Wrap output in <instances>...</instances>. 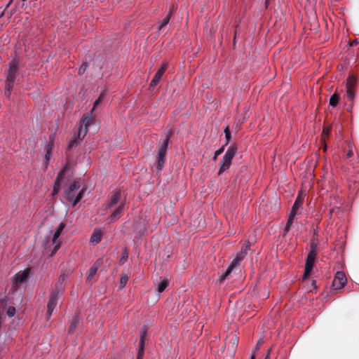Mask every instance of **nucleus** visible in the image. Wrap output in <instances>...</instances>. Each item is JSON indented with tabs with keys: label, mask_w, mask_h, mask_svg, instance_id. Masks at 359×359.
<instances>
[{
	"label": "nucleus",
	"mask_w": 359,
	"mask_h": 359,
	"mask_svg": "<svg viewBox=\"0 0 359 359\" xmlns=\"http://www.w3.org/2000/svg\"><path fill=\"white\" fill-rule=\"evenodd\" d=\"M315 259H316V254H315L314 250H312L311 252H309V254L308 255L307 259H306V265H305V272H304V274L303 276L304 279H305L306 277H308L311 274L312 269H313L314 262H315Z\"/></svg>",
	"instance_id": "nucleus-10"
},
{
	"label": "nucleus",
	"mask_w": 359,
	"mask_h": 359,
	"mask_svg": "<svg viewBox=\"0 0 359 359\" xmlns=\"http://www.w3.org/2000/svg\"><path fill=\"white\" fill-rule=\"evenodd\" d=\"M16 313V309L14 306H10L7 309L6 313L9 317H13Z\"/></svg>",
	"instance_id": "nucleus-26"
},
{
	"label": "nucleus",
	"mask_w": 359,
	"mask_h": 359,
	"mask_svg": "<svg viewBox=\"0 0 359 359\" xmlns=\"http://www.w3.org/2000/svg\"><path fill=\"white\" fill-rule=\"evenodd\" d=\"M29 275V269H25L23 271H19L17 273L13 278V284L15 286H18L19 285L24 283L28 278Z\"/></svg>",
	"instance_id": "nucleus-12"
},
{
	"label": "nucleus",
	"mask_w": 359,
	"mask_h": 359,
	"mask_svg": "<svg viewBox=\"0 0 359 359\" xmlns=\"http://www.w3.org/2000/svg\"><path fill=\"white\" fill-rule=\"evenodd\" d=\"M127 259H128V254H127V253H126V254H124V255L122 256V257H121V262H125L127 260Z\"/></svg>",
	"instance_id": "nucleus-34"
},
{
	"label": "nucleus",
	"mask_w": 359,
	"mask_h": 359,
	"mask_svg": "<svg viewBox=\"0 0 359 359\" xmlns=\"http://www.w3.org/2000/svg\"><path fill=\"white\" fill-rule=\"evenodd\" d=\"M123 206L124 204L121 203L115 209L110 217L111 220L115 219L117 217L119 216L123 209Z\"/></svg>",
	"instance_id": "nucleus-19"
},
{
	"label": "nucleus",
	"mask_w": 359,
	"mask_h": 359,
	"mask_svg": "<svg viewBox=\"0 0 359 359\" xmlns=\"http://www.w3.org/2000/svg\"><path fill=\"white\" fill-rule=\"evenodd\" d=\"M236 148L233 146H231L226 150L222 160L220 162V168L219 174L222 173L225 170H228L231 165V161L235 156Z\"/></svg>",
	"instance_id": "nucleus-5"
},
{
	"label": "nucleus",
	"mask_w": 359,
	"mask_h": 359,
	"mask_svg": "<svg viewBox=\"0 0 359 359\" xmlns=\"http://www.w3.org/2000/svg\"><path fill=\"white\" fill-rule=\"evenodd\" d=\"M167 67V64L165 63L156 73L154 77L151 81V86H155L158 81H160L161 78L162 77L163 74H164L165 69Z\"/></svg>",
	"instance_id": "nucleus-14"
},
{
	"label": "nucleus",
	"mask_w": 359,
	"mask_h": 359,
	"mask_svg": "<svg viewBox=\"0 0 359 359\" xmlns=\"http://www.w3.org/2000/svg\"><path fill=\"white\" fill-rule=\"evenodd\" d=\"M102 99V96L100 95V96L98 97V99L95 102L94 105H93V109H92V110H91V112H93V111H94L95 110L96 107H97V104L101 102Z\"/></svg>",
	"instance_id": "nucleus-31"
},
{
	"label": "nucleus",
	"mask_w": 359,
	"mask_h": 359,
	"mask_svg": "<svg viewBox=\"0 0 359 359\" xmlns=\"http://www.w3.org/2000/svg\"><path fill=\"white\" fill-rule=\"evenodd\" d=\"M357 43L356 41H354V42H352L350 45L353 46V45H354V43Z\"/></svg>",
	"instance_id": "nucleus-39"
},
{
	"label": "nucleus",
	"mask_w": 359,
	"mask_h": 359,
	"mask_svg": "<svg viewBox=\"0 0 359 359\" xmlns=\"http://www.w3.org/2000/svg\"><path fill=\"white\" fill-rule=\"evenodd\" d=\"M269 0H266L265 4L267 6L269 4Z\"/></svg>",
	"instance_id": "nucleus-37"
},
{
	"label": "nucleus",
	"mask_w": 359,
	"mask_h": 359,
	"mask_svg": "<svg viewBox=\"0 0 359 359\" xmlns=\"http://www.w3.org/2000/svg\"><path fill=\"white\" fill-rule=\"evenodd\" d=\"M102 238V233L100 229H95L90 236V242L93 244H97L100 243Z\"/></svg>",
	"instance_id": "nucleus-15"
},
{
	"label": "nucleus",
	"mask_w": 359,
	"mask_h": 359,
	"mask_svg": "<svg viewBox=\"0 0 359 359\" xmlns=\"http://www.w3.org/2000/svg\"><path fill=\"white\" fill-rule=\"evenodd\" d=\"M347 97L351 100H353L355 97L354 88H346Z\"/></svg>",
	"instance_id": "nucleus-27"
},
{
	"label": "nucleus",
	"mask_w": 359,
	"mask_h": 359,
	"mask_svg": "<svg viewBox=\"0 0 359 359\" xmlns=\"http://www.w3.org/2000/svg\"><path fill=\"white\" fill-rule=\"evenodd\" d=\"M238 343V337L235 334L227 337L224 346L217 353V359H232L235 355Z\"/></svg>",
	"instance_id": "nucleus-2"
},
{
	"label": "nucleus",
	"mask_w": 359,
	"mask_h": 359,
	"mask_svg": "<svg viewBox=\"0 0 359 359\" xmlns=\"http://www.w3.org/2000/svg\"><path fill=\"white\" fill-rule=\"evenodd\" d=\"M18 69V62L15 60H12L9 63V67L8 70L6 77V90L7 91L6 96H10V92L13 88V83L15 81L16 73Z\"/></svg>",
	"instance_id": "nucleus-4"
},
{
	"label": "nucleus",
	"mask_w": 359,
	"mask_h": 359,
	"mask_svg": "<svg viewBox=\"0 0 359 359\" xmlns=\"http://www.w3.org/2000/svg\"><path fill=\"white\" fill-rule=\"evenodd\" d=\"M249 359H255L254 356H251Z\"/></svg>",
	"instance_id": "nucleus-40"
},
{
	"label": "nucleus",
	"mask_w": 359,
	"mask_h": 359,
	"mask_svg": "<svg viewBox=\"0 0 359 359\" xmlns=\"http://www.w3.org/2000/svg\"><path fill=\"white\" fill-rule=\"evenodd\" d=\"M97 269H98V266L97 264H94L88 271V275H87V279H90L92 278L95 275V273H97Z\"/></svg>",
	"instance_id": "nucleus-22"
},
{
	"label": "nucleus",
	"mask_w": 359,
	"mask_h": 359,
	"mask_svg": "<svg viewBox=\"0 0 359 359\" xmlns=\"http://www.w3.org/2000/svg\"><path fill=\"white\" fill-rule=\"evenodd\" d=\"M220 152H221L220 151H217L215 154L218 155L219 154H220Z\"/></svg>",
	"instance_id": "nucleus-38"
},
{
	"label": "nucleus",
	"mask_w": 359,
	"mask_h": 359,
	"mask_svg": "<svg viewBox=\"0 0 359 359\" xmlns=\"http://www.w3.org/2000/svg\"><path fill=\"white\" fill-rule=\"evenodd\" d=\"M84 192L83 189H80L79 183L74 181L65 190V196L73 206H75L83 198Z\"/></svg>",
	"instance_id": "nucleus-3"
},
{
	"label": "nucleus",
	"mask_w": 359,
	"mask_h": 359,
	"mask_svg": "<svg viewBox=\"0 0 359 359\" xmlns=\"http://www.w3.org/2000/svg\"><path fill=\"white\" fill-rule=\"evenodd\" d=\"M304 201V197L299 195L292 206V210L290 212V216H289V218H288V220H287V222L286 224V226L285 227V231L287 232L289 231L290 228V226L292 225L294 218H295V216H296V214H297V210L299 208L300 205H302V202Z\"/></svg>",
	"instance_id": "nucleus-6"
},
{
	"label": "nucleus",
	"mask_w": 359,
	"mask_h": 359,
	"mask_svg": "<svg viewBox=\"0 0 359 359\" xmlns=\"http://www.w3.org/2000/svg\"><path fill=\"white\" fill-rule=\"evenodd\" d=\"M94 118L93 115L86 114L84 115L82 118V124L81 126L79 129L78 137L81 140L83 139L88 132V128L90 126L93 122Z\"/></svg>",
	"instance_id": "nucleus-7"
},
{
	"label": "nucleus",
	"mask_w": 359,
	"mask_h": 359,
	"mask_svg": "<svg viewBox=\"0 0 359 359\" xmlns=\"http://www.w3.org/2000/svg\"><path fill=\"white\" fill-rule=\"evenodd\" d=\"M121 194L118 191H116L113 194L112 197L110 201L109 207H112L113 205L118 203L120 198Z\"/></svg>",
	"instance_id": "nucleus-20"
},
{
	"label": "nucleus",
	"mask_w": 359,
	"mask_h": 359,
	"mask_svg": "<svg viewBox=\"0 0 359 359\" xmlns=\"http://www.w3.org/2000/svg\"><path fill=\"white\" fill-rule=\"evenodd\" d=\"M250 248V245L248 243H247L246 245H245L241 251V252H243L244 253V257L245 256V255L247 254V252L248 250H249Z\"/></svg>",
	"instance_id": "nucleus-32"
},
{
	"label": "nucleus",
	"mask_w": 359,
	"mask_h": 359,
	"mask_svg": "<svg viewBox=\"0 0 359 359\" xmlns=\"http://www.w3.org/2000/svg\"><path fill=\"white\" fill-rule=\"evenodd\" d=\"M159 150L158 153L156 168L158 170H161L164 164V156L168 146V139H163L159 141Z\"/></svg>",
	"instance_id": "nucleus-8"
},
{
	"label": "nucleus",
	"mask_w": 359,
	"mask_h": 359,
	"mask_svg": "<svg viewBox=\"0 0 359 359\" xmlns=\"http://www.w3.org/2000/svg\"><path fill=\"white\" fill-rule=\"evenodd\" d=\"M53 148V141L50 140L47 146L46 147V154H45V158L46 162H48L50 157V153Z\"/></svg>",
	"instance_id": "nucleus-17"
},
{
	"label": "nucleus",
	"mask_w": 359,
	"mask_h": 359,
	"mask_svg": "<svg viewBox=\"0 0 359 359\" xmlns=\"http://www.w3.org/2000/svg\"><path fill=\"white\" fill-rule=\"evenodd\" d=\"M330 130H331V129H330V127L324 128V129H323V135H325H325H326V136H327V135L330 134Z\"/></svg>",
	"instance_id": "nucleus-33"
},
{
	"label": "nucleus",
	"mask_w": 359,
	"mask_h": 359,
	"mask_svg": "<svg viewBox=\"0 0 359 359\" xmlns=\"http://www.w3.org/2000/svg\"><path fill=\"white\" fill-rule=\"evenodd\" d=\"M168 285V281L165 279L161 280L157 285V291L158 293L163 292Z\"/></svg>",
	"instance_id": "nucleus-18"
},
{
	"label": "nucleus",
	"mask_w": 359,
	"mask_h": 359,
	"mask_svg": "<svg viewBox=\"0 0 359 359\" xmlns=\"http://www.w3.org/2000/svg\"><path fill=\"white\" fill-rule=\"evenodd\" d=\"M22 1H25L26 0H22Z\"/></svg>",
	"instance_id": "nucleus-41"
},
{
	"label": "nucleus",
	"mask_w": 359,
	"mask_h": 359,
	"mask_svg": "<svg viewBox=\"0 0 359 359\" xmlns=\"http://www.w3.org/2000/svg\"><path fill=\"white\" fill-rule=\"evenodd\" d=\"M128 276L127 274H123L120 280V286L121 287H124L128 280Z\"/></svg>",
	"instance_id": "nucleus-25"
},
{
	"label": "nucleus",
	"mask_w": 359,
	"mask_h": 359,
	"mask_svg": "<svg viewBox=\"0 0 359 359\" xmlns=\"http://www.w3.org/2000/svg\"><path fill=\"white\" fill-rule=\"evenodd\" d=\"M244 259V253L243 252H240L236 255V257L233 259L229 267L227 268L226 272L222 274L219 277V280H224L226 278V277L229 275V273L235 269L236 267L240 265L241 262Z\"/></svg>",
	"instance_id": "nucleus-9"
},
{
	"label": "nucleus",
	"mask_w": 359,
	"mask_h": 359,
	"mask_svg": "<svg viewBox=\"0 0 359 359\" xmlns=\"http://www.w3.org/2000/svg\"><path fill=\"white\" fill-rule=\"evenodd\" d=\"M352 155H353V152H352V151H351V150H349V151H348V154H347V156H351Z\"/></svg>",
	"instance_id": "nucleus-36"
},
{
	"label": "nucleus",
	"mask_w": 359,
	"mask_h": 359,
	"mask_svg": "<svg viewBox=\"0 0 359 359\" xmlns=\"http://www.w3.org/2000/svg\"><path fill=\"white\" fill-rule=\"evenodd\" d=\"M224 132L225 133V137H226V144H227L229 142L230 139H231V133H230V130H229V126H226L224 128Z\"/></svg>",
	"instance_id": "nucleus-28"
},
{
	"label": "nucleus",
	"mask_w": 359,
	"mask_h": 359,
	"mask_svg": "<svg viewBox=\"0 0 359 359\" xmlns=\"http://www.w3.org/2000/svg\"><path fill=\"white\" fill-rule=\"evenodd\" d=\"M346 281L345 273L342 271H337L335 274L332 285L334 289L339 290L345 286Z\"/></svg>",
	"instance_id": "nucleus-11"
},
{
	"label": "nucleus",
	"mask_w": 359,
	"mask_h": 359,
	"mask_svg": "<svg viewBox=\"0 0 359 359\" xmlns=\"http://www.w3.org/2000/svg\"><path fill=\"white\" fill-rule=\"evenodd\" d=\"M170 14L166 15L160 22L158 27L159 31L163 29L169 22L170 21Z\"/></svg>",
	"instance_id": "nucleus-21"
},
{
	"label": "nucleus",
	"mask_w": 359,
	"mask_h": 359,
	"mask_svg": "<svg viewBox=\"0 0 359 359\" xmlns=\"http://www.w3.org/2000/svg\"><path fill=\"white\" fill-rule=\"evenodd\" d=\"M145 336H146V330L145 331L142 330V334H141V337H140V346H142L143 347H144V344Z\"/></svg>",
	"instance_id": "nucleus-29"
},
{
	"label": "nucleus",
	"mask_w": 359,
	"mask_h": 359,
	"mask_svg": "<svg viewBox=\"0 0 359 359\" xmlns=\"http://www.w3.org/2000/svg\"><path fill=\"white\" fill-rule=\"evenodd\" d=\"M339 102V96L337 94H334L330 99V104L332 107H335Z\"/></svg>",
	"instance_id": "nucleus-24"
},
{
	"label": "nucleus",
	"mask_w": 359,
	"mask_h": 359,
	"mask_svg": "<svg viewBox=\"0 0 359 359\" xmlns=\"http://www.w3.org/2000/svg\"><path fill=\"white\" fill-rule=\"evenodd\" d=\"M65 227V223L61 222L56 229L50 231L49 237L45 241V250L50 256H53L61 246L62 242L60 236Z\"/></svg>",
	"instance_id": "nucleus-1"
},
{
	"label": "nucleus",
	"mask_w": 359,
	"mask_h": 359,
	"mask_svg": "<svg viewBox=\"0 0 359 359\" xmlns=\"http://www.w3.org/2000/svg\"><path fill=\"white\" fill-rule=\"evenodd\" d=\"M143 353H144V347L142 346H140L137 359H142Z\"/></svg>",
	"instance_id": "nucleus-30"
},
{
	"label": "nucleus",
	"mask_w": 359,
	"mask_h": 359,
	"mask_svg": "<svg viewBox=\"0 0 359 359\" xmlns=\"http://www.w3.org/2000/svg\"><path fill=\"white\" fill-rule=\"evenodd\" d=\"M60 292L59 291H54L50 294V300L48 304L47 312L49 316H51L55 308L57 305V302Z\"/></svg>",
	"instance_id": "nucleus-13"
},
{
	"label": "nucleus",
	"mask_w": 359,
	"mask_h": 359,
	"mask_svg": "<svg viewBox=\"0 0 359 359\" xmlns=\"http://www.w3.org/2000/svg\"><path fill=\"white\" fill-rule=\"evenodd\" d=\"M356 81L353 77H349L346 80V88H354Z\"/></svg>",
	"instance_id": "nucleus-23"
},
{
	"label": "nucleus",
	"mask_w": 359,
	"mask_h": 359,
	"mask_svg": "<svg viewBox=\"0 0 359 359\" xmlns=\"http://www.w3.org/2000/svg\"><path fill=\"white\" fill-rule=\"evenodd\" d=\"M85 69H86V67L82 69V67L79 69V73L81 74V73H83L85 72Z\"/></svg>",
	"instance_id": "nucleus-35"
},
{
	"label": "nucleus",
	"mask_w": 359,
	"mask_h": 359,
	"mask_svg": "<svg viewBox=\"0 0 359 359\" xmlns=\"http://www.w3.org/2000/svg\"><path fill=\"white\" fill-rule=\"evenodd\" d=\"M65 172V168H64L63 170L60 171V172L58 173V175H57V176L56 177V180H55V183H54L53 190V195L56 194L58 192V191H59L60 180L62 179V175H63Z\"/></svg>",
	"instance_id": "nucleus-16"
}]
</instances>
